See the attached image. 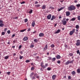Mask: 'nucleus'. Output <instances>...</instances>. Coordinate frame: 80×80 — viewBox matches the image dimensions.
<instances>
[{"label": "nucleus", "instance_id": "8fccbe9b", "mask_svg": "<svg viewBox=\"0 0 80 80\" xmlns=\"http://www.w3.org/2000/svg\"><path fill=\"white\" fill-rule=\"evenodd\" d=\"M79 52H79V50H78L77 51V54H79Z\"/></svg>", "mask_w": 80, "mask_h": 80}, {"label": "nucleus", "instance_id": "dca6fc26", "mask_svg": "<svg viewBox=\"0 0 80 80\" xmlns=\"http://www.w3.org/2000/svg\"><path fill=\"white\" fill-rule=\"evenodd\" d=\"M55 16H52V18L51 20L52 21L54 20V19H55Z\"/></svg>", "mask_w": 80, "mask_h": 80}, {"label": "nucleus", "instance_id": "338daca9", "mask_svg": "<svg viewBox=\"0 0 80 80\" xmlns=\"http://www.w3.org/2000/svg\"><path fill=\"white\" fill-rule=\"evenodd\" d=\"M33 33H36V32L35 31L34 32H33Z\"/></svg>", "mask_w": 80, "mask_h": 80}, {"label": "nucleus", "instance_id": "13d9d810", "mask_svg": "<svg viewBox=\"0 0 80 80\" xmlns=\"http://www.w3.org/2000/svg\"><path fill=\"white\" fill-rule=\"evenodd\" d=\"M7 28H5L4 29V31L5 32H6V31H7Z\"/></svg>", "mask_w": 80, "mask_h": 80}, {"label": "nucleus", "instance_id": "ddd939ff", "mask_svg": "<svg viewBox=\"0 0 80 80\" xmlns=\"http://www.w3.org/2000/svg\"><path fill=\"white\" fill-rule=\"evenodd\" d=\"M57 76L56 75H52V78L53 80H55V78H56V76Z\"/></svg>", "mask_w": 80, "mask_h": 80}, {"label": "nucleus", "instance_id": "ea45409f", "mask_svg": "<svg viewBox=\"0 0 80 80\" xmlns=\"http://www.w3.org/2000/svg\"><path fill=\"white\" fill-rule=\"evenodd\" d=\"M69 61V63H72L73 62V61Z\"/></svg>", "mask_w": 80, "mask_h": 80}, {"label": "nucleus", "instance_id": "f03ea898", "mask_svg": "<svg viewBox=\"0 0 80 80\" xmlns=\"http://www.w3.org/2000/svg\"><path fill=\"white\" fill-rule=\"evenodd\" d=\"M62 24L63 25H65L67 24V21L65 20V18L63 19L62 20Z\"/></svg>", "mask_w": 80, "mask_h": 80}, {"label": "nucleus", "instance_id": "4c0bfd02", "mask_svg": "<svg viewBox=\"0 0 80 80\" xmlns=\"http://www.w3.org/2000/svg\"><path fill=\"white\" fill-rule=\"evenodd\" d=\"M30 62V60H27L26 61V63H28Z\"/></svg>", "mask_w": 80, "mask_h": 80}, {"label": "nucleus", "instance_id": "0eeeda50", "mask_svg": "<svg viewBox=\"0 0 80 80\" xmlns=\"http://www.w3.org/2000/svg\"><path fill=\"white\" fill-rule=\"evenodd\" d=\"M66 15L67 17H68L70 15V13L69 11H67L66 12Z\"/></svg>", "mask_w": 80, "mask_h": 80}, {"label": "nucleus", "instance_id": "6e6d98bb", "mask_svg": "<svg viewBox=\"0 0 80 80\" xmlns=\"http://www.w3.org/2000/svg\"><path fill=\"white\" fill-rule=\"evenodd\" d=\"M74 2L75 3H77V2H78V1L77 0H75Z\"/></svg>", "mask_w": 80, "mask_h": 80}, {"label": "nucleus", "instance_id": "9b49d317", "mask_svg": "<svg viewBox=\"0 0 80 80\" xmlns=\"http://www.w3.org/2000/svg\"><path fill=\"white\" fill-rule=\"evenodd\" d=\"M42 10H45L46 8V5H43L42 6Z\"/></svg>", "mask_w": 80, "mask_h": 80}, {"label": "nucleus", "instance_id": "f3484780", "mask_svg": "<svg viewBox=\"0 0 80 80\" xmlns=\"http://www.w3.org/2000/svg\"><path fill=\"white\" fill-rule=\"evenodd\" d=\"M48 48V47L47 46V45H46L45 47L44 48V51H45V50H47Z\"/></svg>", "mask_w": 80, "mask_h": 80}, {"label": "nucleus", "instance_id": "49530a36", "mask_svg": "<svg viewBox=\"0 0 80 80\" xmlns=\"http://www.w3.org/2000/svg\"><path fill=\"white\" fill-rule=\"evenodd\" d=\"M7 33L8 34H9V33H10V30L8 31Z\"/></svg>", "mask_w": 80, "mask_h": 80}, {"label": "nucleus", "instance_id": "052dcab7", "mask_svg": "<svg viewBox=\"0 0 80 80\" xmlns=\"http://www.w3.org/2000/svg\"><path fill=\"white\" fill-rule=\"evenodd\" d=\"M15 37V34H13L12 36V37Z\"/></svg>", "mask_w": 80, "mask_h": 80}, {"label": "nucleus", "instance_id": "bf43d9fd", "mask_svg": "<svg viewBox=\"0 0 80 80\" xmlns=\"http://www.w3.org/2000/svg\"><path fill=\"white\" fill-rule=\"evenodd\" d=\"M59 19H60V18H62V16H59Z\"/></svg>", "mask_w": 80, "mask_h": 80}, {"label": "nucleus", "instance_id": "0e129e2a", "mask_svg": "<svg viewBox=\"0 0 80 80\" xmlns=\"http://www.w3.org/2000/svg\"><path fill=\"white\" fill-rule=\"evenodd\" d=\"M13 55L14 56H15V55H16V54H15V53H14L13 54Z\"/></svg>", "mask_w": 80, "mask_h": 80}, {"label": "nucleus", "instance_id": "864d4df0", "mask_svg": "<svg viewBox=\"0 0 80 80\" xmlns=\"http://www.w3.org/2000/svg\"><path fill=\"white\" fill-rule=\"evenodd\" d=\"M22 48V45H20L19 47V49H20Z\"/></svg>", "mask_w": 80, "mask_h": 80}, {"label": "nucleus", "instance_id": "09e8293b", "mask_svg": "<svg viewBox=\"0 0 80 80\" xmlns=\"http://www.w3.org/2000/svg\"><path fill=\"white\" fill-rule=\"evenodd\" d=\"M3 23V20L1 19L0 20V23Z\"/></svg>", "mask_w": 80, "mask_h": 80}, {"label": "nucleus", "instance_id": "20e7f679", "mask_svg": "<svg viewBox=\"0 0 80 80\" xmlns=\"http://www.w3.org/2000/svg\"><path fill=\"white\" fill-rule=\"evenodd\" d=\"M75 29H73L72 31H71L69 33V35H72V34H73V33L75 32Z\"/></svg>", "mask_w": 80, "mask_h": 80}, {"label": "nucleus", "instance_id": "bb28decb", "mask_svg": "<svg viewBox=\"0 0 80 80\" xmlns=\"http://www.w3.org/2000/svg\"><path fill=\"white\" fill-rule=\"evenodd\" d=\"M40 6V4H38V5H35L36 7H37V8L39 7Z\"/></svg>", "mask_w": 80, "mask_h": 80}, {"label": "nucleus", "instance_id": "c03bdc74", "mask_svg": "<svg viewBox=\"0 0 80 80\" xmlns=\"http://www.w3.org/2000/svg\"><path fill=\"white\" fill-rule=\"evenodd\" d=\"M31 70H34V67H32L31 68Z\"/></svg>", "mask_w": 80, "mask_h": 80}, {"label": "nucleus", "instance_id": "a878e982", "mask_svg": "<svg viewBox=\"0 0 80 80\" xmlns=\"http://www.w3.org/2000/svg\"><path fill=\"white\" fill-rule=\"evenodd\" d=\"M51 48H54V47H55V45L53 44H52L51 45Z\"/></svg>", "mask_w": 80, "mask_h": 80}, {"label": "nucleus", "instance_id": "603ef678", "mask_svg": "<svg viewBox=\"0 0 80 80\" xmlns=\"http://www.w3.org/2000/svg\"><path fill=\"white\" fill-rule=\"evenodd\" d=\"M48 58L49 59V60H52V58L50 57H48Z\"/></svg>", "mask_w": 80, "mask_h": 80}, {"label": "nucleus", "instance_id": "1a4fd4ad", "mask_svg": "<svg viewBox=\"0 0 80 80\" xmlns=\"http://www.w3.org/2000/svg\"><path fill=\"white\" fill-rule=\"evenodd\" d=\"M56 58L57 59H60V58H61V56H60V55H58L56 56Z\"/></svg>", "mask_w": 80, "mask_h": 80}, {"label": "nucleus", "instance_id": "c9c22d12", "mask_svg": "<svg viewBox=\"0 0 80 80\" xmlns=\"http://www.w3.org/2000/svg\"><path fill=\"white\" fill-rule=\"evenodd\" d=\"M76 7H80V4H77L76 5Z\"/></svg>", "mask_w": 80, "mask_h": 80}, {"label": "nucleus", "instance_id": "f704fd0d", "mask_svg": "<svg viewBox=\"0 0 80 80\" xmlns=\"http://www.w3.org/2000/svg\"><path fill=\"white\" fill-rule=\"evenodd\" d=\"M47 70L48 71H49L50 70H51V68H48L47 69Z\"/></svg>", "mask_w": 80, "mask_h": 80}, {"label": "nucleus", "instance_id": "b1692460", "mask_svg": "<svg viewBox=\"0 0 80 80\" xmlns=\"http://www.w3.org/2000/svg\"><path fill=\"white\" fill-rule=\"evenodd\" d=\"M41 66L42 67V68H44V65H43V63H41Z\"/></svg>", "mask_w": 80, "mask_h": 80}, {"label": "nucleus", "instance_id": "6ab92c4d", "mask_svg": "<svg viewBox=\"0 0 80 80\" xmlns=\"http://www.w3.org/2000/svg\"><path fill=\"white\" fill-rule=\"evenodd\" d=\"M75 20H76V18H73L70 19V21H75Z\"/></svg>", "mask_w": 80, "mask_h": 80}, {"label": "nucleus", "instance_id": "9d476101", "mask_svg": "<svg viewBox=\"0 0 80 80\" xmlns=\"http://www.w3.org/2000/svg\"><path fill=\"white\" fill-rule=\"evenodd\" d=\"M39 37H43L44 36V34L43 33H41L39 34Z\"/></svg>", "mask_w": 80, "mask_h": 80}, {"label": "nucleus", "instance_id": "c756f323", "mask_svg": "<svg viewBox=\"0 0 80 80\" xmlns=\"http://www.w3.org/2000/svg\"><path fill=\"white\" fill-rule=\"evenodd\" d=\"M73 53H69V55L70 56H71V57H72V56H73Z\"/></svg>", "mask_w": 80, "mask_h": 80}, {"label": "nucleus", "instance_id": "a211bd4d", "mask_svg": "<svg viewBox=\"0 0 80 80\" xmlns=\"http://www.w3.org/2000/svg\"><path fill=\"white\" fill-rule=\"evenodd\" d=\"M9 57V56H5L4 57V59L5 60H7L8 58Z\"/></svg>", "mask_w": 80, "mask_h": 80}, {"label": "nucleus", "instance_id": "e433bc0d", "mask_svg": "<svg viewBox=\"0 0 80 80\" xmlns=\"http://www.w3.org/2000/svg\"><path fill=\"white\" fill-rule=\"evenodd\" d=\"M78 20H80V16H78Z\"/></svg>", "mask_w": 80, "mask_h": 80}, {"label": "nucleus", "instance_id": "cd10ccee", "mask_svg": "<svg viewBox=\"0 0 80 80\" xmlns=\"http://www.w3.org/2000/svg\"><path fill=\"white\" fill-rule=\"evenodd\" d=\"M56 59L55 58H52V62H55Z\"/></svg>", "mask_w": 80, "mask_h": 80}, {"label": "nucleus", "instance_id": "2f4dec72", "mask_svg": "<svg viewBox=\"0 0 80 80\" xmlns=\"http://www.w3.org/2000/svg\"><path fill=\"white\" fill-rule=\"evenodd\" d=\"M28 22V19L27 18L25 19L24 20V22L26 23V22Z\"/></svg>", "mask_w": 80, "mask_h": 80}, {"label": "nucleus", "instance_id": "412c9836", "mask_svg": "<svg viewBox=\"0 0 80 80\" xmlns=\"http://www.w3.org/2000/svg\"><path fill=\"white\" fill-rule=\"evenodd\" d=\"M48 63H46L45 64V66H44V68H46V67H48Z\"/></svg>", "mask_w": 80, "mask_h": 80}, {"label": "nucleus", "instance_id": "3c124183", "mask_svg": "<svg viewBox=\"0 0 80 80\" xmlns=\"http://www.w3.org/2000/svg\"><path fill=\"white\" fill-rule=\"evenodd\" d=\"M33 75V73L32 72V73H31V75H30V77H32V75Z\"/></svg>", "mask_w": 80, "mask_h": 80}, {"label": "nucleus", "instance_id": "4468645a", "mask_svg": "<svg viewBox=\"0 0 80 80\" xmlns=\"http://www.w3.org/2000/svg\"><path fill=\"white\" fill-rule=\"evenodd\" d=\"M5 25L3 23H0V27H3Z\"/></svg>", "mask_w": 80, "mask_h": 80}, {"label": "nucleus", "instance_id": "a18cd8bd", "mask_svg": "<svg viewBox=\"0 0 80 80\" xmlns=\"http://www.w3.org/2000/svg\"><path fill=\"white\" fill-rule=\"evenodd\" d=\"M5 32H2V35H5Z\"/></svg>", "mask_w": 80, "mask_h": 80}, {"label": "nucleus", "instance_id": "69168bd1", "mask_svg": "<svg viewBox=\"0 0 80 80\" xmlns=\"http://www.w3.org/2000/svg\"><path fill=\"white\" fill-rule=\"evenodd\" d=\"M17 18H18V17H16L14 18V19H17Z\"/></svg>", "mask_w": 80, "mask_h": 80}, {"label": "nucleus", "instance_id": "de8ad7c7", "mask_svg": "<svg viewBox=\"0 0 80 80\" xmlns=\"http://www.w3.org/2000/svg\"><path fill=\"white\" fill-rule=\"evenodd\" d=\"M68 80H70L71 79V76H69L68 77Z\"/></svg>", "mask_w": 80, "mask_h": 80}, {"label": "nucleus", "instance_id": "774afa93", "mask_svg": "<svg viewBox=\"0 0 80 80\" xmlns=\"http://www.w3.org/2000/svg\"><path fill=\"white\" fill-rule=\"evenodd\" d=\"M66 21H67V22H68V18L66 19Z\"/></svg>", "mask_w": 80, "mask_h": 80}, {"label": "nucleus", "instance_id": "37998d69", "mask_svg": "<svg viewBox=\"0 0 80 80\" xmlns=\"http://www.w3.org/2000/svg\"><path fill=\"white\" fill-rule=\"evenodd\" d=\"M57 63L59 64L61 63V62H60V61L59 60L57 61Z\"/></svg>", "mask_w": 80, "mask_h": 80}, {"label": "nucleus", "instance_id": "6e6552de", "mask_svg": "<svg viewBox=\"0 0 80 80\" xmlns=\"http://www.w3.org/2000/svg\"><path fill=\"white\" fill-rule=\"evenodd\" d=\"M35 21H33L32 23V27H35Z\"/></svg>", "mask_w": 80, "mask_h": 80}, {"label": "nucleus", "instance_id": "5fc2aeb1", "mask_svg": "<svg viewBox=\"0 0 80 80\" xmlns=\"http://www.w3.org/2000/svg\"><path fill=\"white\" fill-rule=\"evenodd\" d=\"M7 74L8 75H10V72H7Z\"/></svg>", "mask_w": 80, "mask_h": 80}, {"label": "nucleus", "instance_id": "680f3d73", "mask_svg": "<svg viewBox=\"0 0 80 80\" xmlns=\"http://www.w3.org/2000/svg\"><path fill=\"white\" fill-rule=\"evenodd\" d=\"M37 3H38V2L37 1L35 2V4H37Z\"/></svg>", "mask_w": 80, "mask_h": 80}, {"label": "nucleus", "instance_id": "4be33fe9", "mask_svg": "<svg viewBox=\"0 0 80 80\" xmlns=\"http://www.w3.org/2000/svg\"><path fill=\"white\" fill-rule=\"evenodd\" d=\"M70 63V62L69 61H68L67 62H66L65 63V65H68V64H69Z\"/></svg>", "mask_w": 80, "mask_h": 80}, {"label": "nucleus", "instance_id": "2eb2a0df", "mask_svg": "<svg viewBox=\"0 0 80 80\" xmlns=\"http://www.w3.org/2000/svg\"><path fill=\"white\" fill-rule=\"evenodd\" d=\"M64 8V7H62L60 8L59 9H58V11L59 12H60V11H61V10H63Z\"/></svg>", "mask_w": 80, "mask_h": 80}, {"label": "nucleus", "instance_id": "f8f14e48", "mask_svg": "<svg viewBox=\"0 0 80 80\" xmlns=\"http://www.w3.org/2000/svg\"><path fill=\"white\" fill-rule=\"evenodd\" d=\"M60 29H58V30L56 31L55 32V34H57V33H59L60 32Z\"/></svg>", "mask_w": 80, "mask_h": 80}, {"label": "nucleus", "instance_id": "4d7b16f0", "mask_svg": "<svg viewBox=\"0 0 80 80\" xmlns=\"http://www.w3.org/2000/svg\"><path fill=\"white\" fill-rule=\"evenodd\" d=\"M32 79H35V77H33L32 78Z\"/></svg>", "mask_w": 80, "mask_h": 80}, {"label": "nucleus", "instance_id": "72a5a7b5", "mask_svg": "<svg viewBox=\"0 0 80 80\" xmlns=\"http://www.w3.org/2000/svg\"><path fill=\"white\" fill-rule=\"evenodd\" d=\"M78 73H80V68L78 69L77 70Z\"/></svg>", "mask_w": 80, "mask_h": 80}, {"label": "nucleus", "instance_id": "f257e3e1", "mask_svg": "<svg viewBox=\"0 0 80 80\" xmlns=\"http://www.w3.org/2000/svg\"><path fill=\"white\" fill-rule=\"evenodd\" d=\"M75 8V7L74 6L71 5L68 7V10L69 11H72V10H74Z\"/></svg>", "mask_w": 80, "mask_h": 80}, {"label": "nucleus", "instance_id": "393cba45", "mask_svg": "<svg viewBox=\"0 0 80 80\" xmlns=\"http://www.w3.org/2000/svg\"><path fill=\"white\" fill-rule=\"evenodd\" d=\"M34 42L37 43V42H38V40H37V39H34Z\"/></svg>", "mask_w": 80, "mask_h": 80}, {"label": "nucleus", "instance_id": "39448f33", "mask_svg": "<svg viewBox=\"0 0 80 80\" xmlns=\"http://www.w3.org/2000/svg\"><path fill=\"white\" fill-rule=\"evenodd\" d=\"M28 39V37L25 36L23 38V41H27Z\"/></svg>", "mask_w": 80, "mask_h": 80}, {"label": "nucleus", "instance_id": "473e14b6", "mask_svg": "<svg viewBox=\"0 0 80 80\" xmlns=\"http://www.w3.org/2000/svg\"><path fill=\"white\" fill-rule=\"evenodd\" d=\"M30 48H33L34 47V45H31L30 46Z\"/></svg>", "mask_w": 80, "mask_h": 80}, {"label": "nucleus", "instance_id": "c85d7f7f", "mask_svg": "<svg viewBox=\"0 0 80 80\" xmlns=\"http://www.w3.org/2000/svg\"><path fill=\"white\" fill-rule=\"evenodd\" d=\"M71 73L72 74V75H75V74L76 73L75 72V71H73V72H72Z\"/></svg>", "mask_w": 80, "mask_h": 80}, {"label": "nucleus", "instance_id": "58836bf2", "mask_svg": "<svg viewBox=\"0 0 80 80\" xmlns=\"http://www.w3.org/2000/svg\"><path fill=\"white\" fill-rule=\"evenodd\" d=\"M49 9H52V10H53V9H54V8L53 7H49Z\"/></svg>", "mask_w": 80, "mask_h": 80}, {"label": "nucleus", "instance_id": "7c9ffc66", "mask_svg": "<svg viewBox=\"0 0 80 80\" xmlns=\"http://www.w3.org/2000/svg\"><path fill=\"white\" fill-rule=\"evenodd\" d=\"M76 28L77 29H78V28H79V26H78V25H76Z\"/></svg>", "mask_w": 80, "mask_h": 80}, {"label": "nucleus", "instance_id": "aec40b11", "mask_svg": "<svg viewBox=\"0 0 80 80\" xmlns=\"http://www.w3.org/2000/svg\"><path fill=\"white\" fill-rule=\"evenodd\" d=\"M27 29H23V30H20V32H25V31H26Z\"/></svg>", "mask_w": 80, "mask_h": 80}, {"label": "nucleus", "instance_id": "423d86ee", "mask_svg": "<svg viewBox=\"0 0 80 80\" xmlns=\"http://www.w3.org/2000/svg\"><path fill=\"white\" fill-rule=\"evenodd\" d=\"M51 17H52V15L51 14H50L47 16V18L48 20H50L51 18Z\"/></svg>", "mask_w": 80, "mask_h": 80}, {"label": "nucleus", "instance_id": "a19ab883", "mask_svg": "<svg viewBox=\"0 0 80 80\" xmlns=\"http://www.w3.org/2000/svg\"><path fill=\"white\" fill-rule=\"evenodd\" d=\"M23 58V56H20V60H22V58Z\"/></svg>", "mask_w": 80, "mask_h": 80}, {"label": "nucleus", "instance_id": "79ce46f5", "mask_svg": "<svg viewBox=\"0 0 80 80\" xmlns=\"http://www.w3.org/2000/svg\"><path fill=\"white\" fill-rule=\"evenodd\" d=\"M25 3V1H23L22 2H21V4H24Z\"/></svg>", "mask_w": 80, "mask_h": 80}, {"label": "nucleus", "instance_id": "e2e57ef3", "mask_svg": "<svg viewBox=\"0 0 80 80\" xmlns=\"http://www.w3.org/2000/svg\"><path fill=\"white\" fill-rule=\"evenodd\" d=\"M28 32H30V29L29 28L28 29Z\"/></svg>", "mask_w": 80, "mask_h": 80}, {"label": "nucleus", "instance_id": "7ed1b4c3", "mask_svg": "<svg viewBox=\"0 0 80 80\" xmlns=\"http://www.w3.org/2000/svg\"><path fill=\"white\" fill-rule=\"evenodd\" d=\"M76 46H80V40H78L76 41Z\"/></svg>", "mask_w": 80, "mask_h": 80}, {"label": "nucleus", "instance_id": "5701e85b", "mask_svg": "<svg viewBox=\"0 0 80 80\" xmlns=\"http://www.w3.org/2000/svg\"><path fill=\"white\" fill-rule=\"evenodd\" d=\"M32 12H33V10L32 9H31L29 12V13H30V14H31V13H32Z\"/></svg>", "mask_w": 80, "mask_h": 80}]
</instances>
